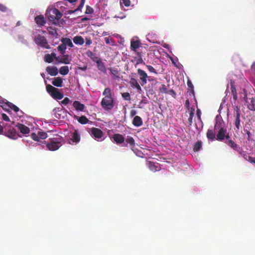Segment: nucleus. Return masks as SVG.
<instances>
[{"label":"nucleus","instance_id":"nucleus-1","mask_svg":"<svg viewBox=\"0 0 255 255\" xmlns=\"http://www.w3.org/2000/svg\"><path fill=\"white\" fill-rule=\"evenodd\" d=\"M214 130H218L216 136V140L220 141L225 139L228 140L230 138L229 132L227 131V127L222 120L217 121L214 126Z\"/></svg>","mask_w":255,"mask_h":255},{"label":"nucleus","instance_id":"nucleus-2","mask_svg":"<svg viewBox=\"0 0 255 255\" xmlns=\"http://www.w3.org/2000/svg\"><path fill=\"white\" fill-rule=\"evenodd\" d=\"M3 127V135L7 136L8 137L12 139H16L18 138V134L17 133L15 129L8 124H4L3 123H1Z\"/></svg>","mask_w":255,"mask_h":255},{"label":"nucleus","instance_id":"nucleus-3","mask_svg":"<svg viewBox=\"0 0 255 255\" xmlns=\"http://www.w3.org/2000/svg\"><path fill=\"white\" fill-rule=\"evenodd\" d=\"M101 105L105 110H112L114 106V101L112 97H104L102 100Z\"/></svg>","mask_w":255,"mask_h":255},{"label":"nucleus","instance_id":"nucleus-4","mask_svg":"<svg viewBox=\"0 0 255 255\" xmlns=\"http://www.w3.org/2000/svg\"><path fill=\"white\" fill-rule=\"evenodd\" d=\"M46 15L50 20L53 21L54 19H59L62 14L57 9L54 8L50 9L49 11H47Z\"/></svg>","mask_w":255,"mask_h":255},{"label":"nucleus","instance_id":"nucleus-5","mask_svg":"<svg viewBox=\"0 0 255 255\" xmlns=\"http://www.w3.org/2000/svg\"><path fill=\"white\" fill-rule=\"evenodd\" d=\"M46 147L51 151H55L57 150L62 146L60 141H58L57 138H53L48 142L46 144Z\"/></svg>","mask_w":255,"mask_h":255},{"label":"nucleus","instance_id":"nucleus-6","mask_svg":"<svg viewBox=\"0 0 255 255\" xmlns=\"http://www.w3.org/2000/svg\"><path fill=\"white\" fill-rule=\"evenodd\" d=\"M34 41L35 43L42 47L46 49H50V47L47 44V41L46 38L41 35H38L35 37Z\"/></svg>","mask_w":255,"mask_h":255},{"label":"nucleus","instance_id":"nucleus-7","mask_svg":"<svg viewBox=\"0 0 255 255\" xmlns=\"http://www.w3.org/2000/svg\"><path fill=\"white\" fill-rule=\"evenodd\" d=\"M80 136L78 130L75 129L73 132L71 133L69 143L71 144H76L80 141Z\"/></svg>","mask_w":255,"mask_h":255},{"label":"nucleus","instance_id":"nucleus-8","mask_svg":"<svg viewBox=\"0 0 255 255\" xmlns=\"http://www.w3.org/2000/svg\"><path fill=\"white\" fill-rule=\"evenodd\" d=\"M244 99L248 108L250 110L255 111V97H244Z\"/></svg>","mask_w":255,"mask_h":255},{"label":"nucleus","instance_id":"nucleus-9","mask_svg":"<svg viewBox=\"0 0 255 255\" xmlns=\"http://www.w3.org/2000/svg\"><path fill=\"white\" fill-rule=\"evenodd\" d=\"M90 134L95 139L101 138L104 135L103 131L100 128H93L91 129Z\"/></svg>","mask_w":255,"mask_h":255},{"label":"nucleus","instance_id":"nucleus-10","mask_svg":"<svg viewBox=\"0 0 255 255\" xmlns=\"http://www.w3.org/2000/svg\"><path fill=\"white\" fill-rule=\"evenodd\" d=\"M137 72L139 76L141 85L142 86L145 85L147 83V80L148 78L147 74L144 71L140 69H138Z\"/></svg>","mask_w":255,"mask_h":255},{"label":"nucleus","instance_id":"nucleus-11","mask_svg":"<svg viewBox=\"0 0 255 255\" xmlns=\"http://www.w3.org/2000/svg\"><path fill=\"white\" fill-rule=\"evenodd\" d=\"M225 143L234 150L239 152L240 154H242V153L244 152V151H242L241 148L239 147L233 140L230 139L229 138L225 141Z\"/></svg>","mask_w":255,"mask_h":255},{"label":"nucleus","instance_id":"nucleus-12","mask_svg":"<svg viewBox=\"0 0 255 255\" xmlns=\"http://www.w3.org/2000/svg\"><path fill=\"white\" fill-rule=\"evenodd\" d=\"M235 112H236V114H235V125L236 126V128H237V129L238 130H239L240 128V127H241V125H240V123H241V119H240V117H241V114H240V109L239 108L237 107L236 108V109H235Z\"/></svg>","mask_w":255,"mask_h":255},{"label":"nucleus","instance_id":"nucleus-13","mask_svg":"<svg viewBox=\"0 0 255 255\" xmlns=\"http://www.w3.org/2000/svg\"><path fill=\"white\" fill-rule=\"evenodd\" d=\"M16 127L20 132L23 134H28L30 132L29 128L23 124L18 123Z\"/></svg>","mask_w":255,"mask_h":255},{"label":"nucleus","instance_id":"nucleus-14","mask_svg":"<svg viewBox=\"0 0 255 255\" xmlns=\"http://www.w3.org/2000/svg\"><path fill=\"white\" fill-rule=\"evenodd\" d=\"M46 89L49 93H51V96H62L58 93V89L50 85L46 86Z\"/></svg>","mask_w":255,"mask_h":255},{"label":"nucleus","instance_id":"nucleus-15","mask_svg":"<svg viewBox=\"0 0 255 255\" xmlns=\"http://www.w3.org/2000/svg\"><path fill=\"white\" fill-rule=\"evenodd\" d=\"M113 139L117 144H121L125 141V138L122 134L116 133L113 135Z\"/></svg>","mask_w":255,"mask_h":255},{"label":"nucleus","instance_id":"nucleus-16","mask_svg":"<svg viewBox=\"0 0 255 255\" xmlns=\"http://www.w3.org/2000/svg\"><path fill=\"white\" fill-rule=\"evenodd\" d=\"M160 91L161 93L162 94H175L173 90L169 89V87L164 85H162L161 87L160 88Z\"/></svg>","mask_w":255,"mask_h":255},{"label":"nucleus","instance_id":"nucleus-17","mask_svg":"<svg viewBox=\"0 0 255 255\" xmlns=\"http://www.w3.org/2000/svg\"><path fill=\"white\" fill-rule=\"evenodd\" d=\"M132 123L134 126L139 127L142 125L143 121L139 116H136L134 117Z\"/></svg>","mask_w":255,"mask_h":255},{"label":"nucleus","instance_id":"nucleus-18","mask_svg":"<svg viewBox=\"0 0 255 255\" xmlns=\"http://www.w3.org/2000/svg\"><path fill=\"white\" fill-rule=\"evenodd\" d=\"M73 106L76 110L78 111H83L84 109L85 106L81 104L80 102L75 101L73 102Z\"/></svg>","mask_w":255,"mask_h":255},{"label":"nucleus","instance_id":"nucleus-19","mask_svg":"<svg viewBox=\"0 0 255 255\" xmlns=\"http://www.w3.org/2000/svg\"><path fill=\"white\" fill-rule=\"evenodd\" d=\"M46 71L51 76H56L58 74V69L55 67H47Z\"/></svg>","mask_w":255,"mask_h":255},{"label":"nucleus","instance_id":"nucleus-20","mask_svg":"<svg viewBox=\"0 0 255 255\" xmlns=\"http://www.w3.org/2000/svg\"><path fill=\"white\" fill-rule=\"evenodd\" d=\"M73 42L77 45H83L84 43V39L81 36H76L73 38Z\"/></svg>","mask_w":255,"mask_h":255},{"label":"nucleus","instance_id":"nucleus-21","mask_svg":"<svg viewBox=\"0 0 255 255\" xmlns=\"http://www.w3.org/2000/svg\"><path fill=\"white\" fill-rule=\"evenodd\" d=\"M35 20L36 23L37 24L41 25V26L44 25V24L45 23V20L44 19V18L43 16H42L41 15L37 16L35 18Z\"/></svg>","mask_w":255,"mask_h":255},{"label":"nucleus","instance_id":"nucleus-22","mask_svg":"<svg viewBox=\"0 0 255 255\" xmlns=\"http://www.w3.org/2000/svg\"><path fill=\"white\" fill-rule=\"evenodd\" d=\"M230 90H231V93H232V96H236V95H237L236 90L235 87L234 86V85H233V83H232V82H231L230 88L229 87V86H228V87H227V89L226 91V95H228V93L229 94H230Z\"/></svg>","mask_w":255,"mask_h":255},{"label":"nucleus","instance_id":"nucleus-23","mask_svg":"<svg viewBox=\"0 0 255 255\" xmlns=\"http://www.w3.org/2000/svg\"><path fill=\"white\" fill-rule=\"evenodd\" d=\"M97 64V67L99 70L104 72V73H106V69L104 66V63L102 62V61L100 59L97 60L96 62Z\"/></svg>","mask_w":255,"mask_h":255},{"label":"nucleus","instance_id":"nucleus-24","mask_svg":"<svg viewBox=\"0 0 255 255\" xmlns=\"http://www.w3.org/2000/svg\"><path fill=\"white\" fill-rule=\"evenodd\" d=\"M9 103L10 102L2 99L1 97L0 98V107H1L3 109L7 110V109L8 108Z\"/></svg>","mask_w":255,"mask_h":255},{"label":"nucleus","instance_id":"nucleus-25","mask_svg":"<svg viewBox=\"0 0 255 255\" xmlns=\"http://www.w3.org/2000/svg\"><path fill=\"white\" fill-rule=\"evenodd\" d=\"M129 83L132 86L135 87L138 90H141L140 86L138 82H137V80H136L135 79L132 78H131L130 80Z\"/></svg>","mask_w":255,"mask_h":255},{"label":"nucleus","instance_id":"nucleus-26","mask_svg":"<svg viewBox=\"0 0 255 255\" xmlns=\"http://www.w3.org/2000/svg\"><path fill=\"white\" fill-rule=\"evenodd\" d=\"M62 56L60 59V62L64 63L65 64H67L70 63V61H71V59L70 58L68 55H64Z\"/></svg>","mask_w":255,"mask_h":255},{"label":"nucleus","instance_id":"nucleus-27","mask_svg":"<svg viewBox=\"0 0 255 255\" xmlns=\"http://www.w3.org/2000/svg\"><path fill=\"white\" fill-rule=\"evenodd\" d=\"M61 42L64 44L66 47L67 45L70 47H73L74 46V45L70 38H62L61 39Z\"/></svg>","mask_w":255,"mask_h":255},{"label":"nucleus","instance_id":"nucleus-28","mask_svg":"<svg viewBox=\"0 0 255 255\" xmlns=\"http://www.w3.org/2000/svg\"><path fill=\"white\" fill-rule=\"evenodd\" d=\"M206 135H207V138L209 139H210L211 140H214L215 139H216L215 133H214L213 130L212 129H208L207 130Z\"/></svg>","mask_w":255,"mask_h":255},{"label":"nucleus","instance_id":"nucleus-29","mask_svg":"<svg viewBox=\"0 0 255 255\" xmlns=\"http://www.w3.org/2000/svg\"><path fill=\"white\" fill-rule=\"evenodd\" d=\"M63 80L60 77H56L52 81V83L53 85L57 87H62Z\"/></svg>","mask_w":255,"mask_h":255},{"label":"nucleus","instance_id":"nucleus-30","mask_svg":"<svg viewBox=\"0 0 255 255\" xmlns=\"http://www.w3.org/2000/svg\"><path fill=\"white\" fill-rule=\"evenodd\" d=\"M202 146V142L201 140H198L193 145V149L194 151L197 152L198 151Z\"/></svg>","mask_w":255,"mask_h":255},{"label":"nucleus","instance_id":"nucleus-31","mask_svg":"<svg viewBox=\"0 0 255 255\" xmlns=\"http://www.w3.org/2000/svg\"><path fill=\"white\" fill-rule=\"evenodd\" d=\"M86 54L87 56L91 58V59H92L93 61L96 62L97 60H99L98 57L96 56V54L93 53L91 51L88 50Z\"/></svg>","mask_w":255,"mask_h":255},{"label":"nucleus","instance_id":"nucleus-32","mask_svg":"<svg viewBox=\"0 0 255 255\" xmlns=\"http://www.w3.org/2000/svg\"><path fill=\"white\" fill-rule=\"evenodd\" d=\"M194 116V109L192 108L189 113V117L188 119L189 126H191L193 123V118Z\"/></svg>","mask_w":255,"mask_h":255},{"label":"nucleus","instance_id":"nucleus-33","mask_svg":"<svg viewBox=\"0 0 255 255\" xmlns=\"http://www.w3.org/2000/svg\"><path fill=\"white\" fill-rule=\"evenodd\" d=\"M149 168L151 171L154 172L158 171L160 169V167L158 165H155L152 162H150L149 163Z\"/></svg>","mask_w":255,"mask_h":255},{"label":"nucleus","instance_id":"nucleus-34","mask_svg":"<svg viewBox=\"0 0 255 255\" xmlns=\"http://www.w3.org/2000/svg\"><path fill=\"white\" fill-rule=\"evenodd\" d=\"M59 72L62 75H67L69 72L68 67L66 66L61 67L60 69Z\"/></svg>","mask_w":255,"mask_h":255},{"label":"nucleus","instance_id":"nucleus-35","mask_svg":"<svg viewBox=\"0 0 255 255\" xmlns=\"http://www.w3.org/2000/svg\"><path fill=\"white\" fill-rule=\"evenodd\" d=\"M126 141L127 144H129L131 146H133L135 145L134 139L131 136H128L126 139Z\"/></svg>","mask_w":255,"mask_h":255},{"label":"nucleus","instance_id":"nucleus-36","mask_svg":"<svg viewBox=\"0 0 255 255\" xmlns=\"http://www.w3.org/2000/svg\"><path fill=\"white\" fill-rule=\"evenodd\" d=\"M57 49L60 51L61 54H64L65 53L66 47L65 46L64 43H62L61 44L58 46Z\"/></svg>","mask_w":255,"mask_h":255},{"label":"nucleus","instance_id":"nucleus-37","mask_svg":"<svg viewBox=\"0 0 255 255\" xmlns=\"http://www.w3.org/2000/svg\"><path fill=\"white\" fill-rule=\"evenodd\" d=\"M139 42L138 41H131V48L134 50H135L139 47Z\"/></svg>","mask_w":255,"mask_h":255},{"label":"nucleus","instance_id":"nucleus-38","mask_svg":"<svg viewBox=\"0 0 255 255\" xmlns=\"http://www.w3.org/2000/svg\"><path fill=\"white\" fill-rule=\"evenodd\" d=\"M88 119L84 116H82L78 119V122L81 124H86L88 123Z\"/></svg>","mask_w":255,"mask_h":255},{"label":"nucleus","instance_id":"nucleus-39","mask_svg":"<svg viewBox=\"0 0 255 255\" xmlns=\"http://www.w3.org/2000/svg\"><path fill=\"white\" fill-rule=\"evenodd\" d=\"M53 59L52 58V56L49 54H46L44 57V61L48 63L52 62Z\"/></svg>","mask_w":255,"mask_h":255},{"label":"nucleus","instance_id":"nucleus-40","mask_svg":"<svg viewBox=\"0 0 255 255\" xmlns=\"http://www.w3.org/2000/svg\"><path fill=\"white\" fill-rule=\"evenodd\" d=\"M38 137L44 139L47 137V134L44 131H38Z\"/></svg>","mask_w":255,"mask_h":255},{"label":"nucleus","instance_id":"nucleus-41","mask_svg":"<svg viewBox=\"0 0 255 255\" xmlns=\"http://www.w3.org/2000/svg\"><path fill=\"white\" fill-rule=\"evenodd\" d=\"M188 86L189 88V90L188 91V92L189 93V94L190 96L192 95H194V91L193 90V85L190 81H188L187 82Z\"/></svg>","mask_w":255,"mask_h":255},{"label":"nucleus","instance_id":"nucleus-42","mask_svg":"<svg viewBox=\"0 0 255 255\" xmlns=\"http://www.w3.org/2000/svg\"><path fill=\"white\" fill-rule=\"evenodd\" d=\"M8 108H10L11 110H13L14 112H17L19 111V108L12 103H10L9 104Z\"/></svg>","mask_w":255,"mask_h":255},{"label":"nucleus","instance_id":"nucleus-43","mask_svg":"<svg viewBox=\"0 0 255 255\" xmlns=\"http://www.w3.org/2000/svg\"><path fill=\"white\" fill-rule=\"evenodd\" d=\"M70 102V100L68 97H66L63 100L61 101H59V102L60 103L61 105H67Z\"/></svg>","mask_w":255,"mask_h":255},{"label":"nucleus","instance_id":"nucleus-44","mask_svg":"<svg viewBox=\"0 0 255 255\" xmlns=\"http://www.w3.org/2000/svg\"><path fill=\"white\" fill-rule=\"evenodd\" d=\"M48 30L49 33L50 34H51V35H53V36H56L58 35V34H57V32H56V30H55V29H54V28H49L48 29Z\"/></svg>","mask_w":255,"mask_h":255},{"label":"nucleus","instance_id":"nucleus-45","mask_svg":"<svg viewBox=\"0 0 255 255\" xmlns=\"http://www.w3.org/2000/svg\"><path fill=\"white\" fill-rule=\"evenodd\" d=\"M146 67L149 71H150L151 73H155L156 74H157V72L156 71L155 69L151 66L150 65H146Z\"/></svg>","mask_w":255,"mask_h":255},{"label":"nucleus","instance_id":"nucleus-46","mask_svg":"<svg viewBox=\"0 0 255 255\" xmlns=\"http://www.w3.org/2000/svg\"><path fill=\"white\" fill-rule=\"evenodd\" d=\"M244 131L247 134V138L248 140L251 141L252 140V139H251V135H252V134H251V132L249 130H248L247 129H244Z\"/></svg>","mask_w":255,"mask_h":255},{"label":"nucleus","instance_id":"nucleus-47","mask_svg":"<svg viewBox=\"0 0 255 255\" xmlns=\"http://www.w3.org/2000/svg\"><path fill=\"white\" fill-rule=\"evenodd\" d=\"M110 70L112 74H113L114 76H118L119 72L117 69L111 68Z\"/></svg>","mask_w":255,"mask_h":255},{"label":"nucleus","instance_id":"nucleus-48","mask_svg":"<svg viewBox=\"0 0 255 255\" xmlns=\"http://www.w3.org/2000/svg\"><path fill=\"white\" fill-rule=\"evenodd\" d=\"M31 137L34 140L39 141L38 133L36 134L35 133H32L31 134Z\"/></svg>","mask_w":255,"mask_h":255},{"label":"nucleus","instance_id":"nucleus-49","mask_svg":"<svg viewBox=\"0 0 255 255\" xmlns=\"http://www.w3.org/2000/svg\"><path fill=\"white\" fill-rule=\"evenodd\" d=\"M103 94V95L111 96V93L110 89H109V88H106L105 90H104Z\"/></svg>","mask_w":255,"mask_h":255},{"label":"nucleus","instance_id":"nucleus-50","mask_svg":"<svg viewBox=\"0 0 255 255\" xmlns=\"http://www.w3.org/2000/svg\"><path fill=\"white\" fill-rule=\"evenodd\" d=\"M93 8L89 6H87L86 13H88V14H91V13H93Z\"/></svg>","mask_w":255,"mask_h":255},{"label":"nucleus","instance_id":"nucleus-51","mask_svg":"<svg viewBox=\"0 0 255 255\" xmlns=\"http://www.w3.org/2000/svg\"><path fill=\"white\" fill-rule=\"evenodd\" d=\"M85 3V0H82L81 1V3L79 6L75 9V11L80 10L81 8L84 6Z\"/></svg>","mask_w":255,"mask_h":255},{"label":"nucleus","instance_id":"nucleus-52","mask_svg":"<svg viewBox=\"0 0 255 255\" xmlns=\"http://www.w3.org/2000/svg\"><path fill=\"white\" fill-rule=\"evenodd\" d=\"M2 118L3 120H4L5 121H8V122L10 121V119H9V117L5 114H2Z\"/></svg>","mask_w":255,"mask_h":255},{"label":"nucleus","instance_id":"nucleus-53","mask_svg":"<svg viewBox=\"0 0 255 255\" xmlns=\"http://www.w3.org/2000/svg\"><path fill=\"white\" fill-rule=\"evenodd\" d=\"M245 155H246V156H248L249 161H250L251 163H255V158H254L250 156H248L247 154H245Z\"/></svg>","mask_w":255,"mask_h":255},{"label":"nucleus","instance_id":"nucleus-54","mask_svg":"<svg viewBox=\"0 0 255 255\" xmlns=\"http://www.w3.org/2000/svg\"><path fill=\"white\" fill-rule=\"evenodd\" d=\"M123 3L126 6H128L130 5L129 0H122Z\"/></svg>","mask_w":255,"mask_h":255},{"label":"nucleus","instance_id":"nucleus-55","mask_svg":"<svg viewBox=\"0 0 255 255\" xmlns=\"http://www.w3.org/2000/svg\"><path fill=\"white\" fill-rule=\"evenodd\" d=\"M136 114V111L134 110H132L130 112V116L131 117H135V115Z\"/></svg>","mask_w":255,"mask_h":255},{"label":"nucleus","instance_id":"nucleus-56","mask_svg":"<svg viewBox=\"0 0 255 255\" xmlns=\"http://www.w3.org/2000/svg\"><path fill=\"white\" fill-rule=\"evenodd\" d=\"M92 43V40L90 38L86 37V45H90Z\"/></svg>","mask_w":255,"mask_h":255},{"label":"nucleus","instance_id":"nucleus-57","mask_svg":"<svg viewBox=\"0 0 255 255\" xmlns=\"http://www.w3.org/2000/svg\"><path fill=\"white\" fill-rule=\"evenodd\" d=\"M50 55L52 56V58L53 59L54 58V59H58L60 58L59 57H57L56 54V53H55V52L54 51H53Z\"/></svg>","mask_w":255,"mask_h":255},{"label":"nucleus","instance_id":"nucleus-58","mask_svg":"<svg viewBox=\"0 0 255 255\" xmlns=\"http://www.w3.org/2000/svg\"><path fill=\"white\" fill-rule=\"evenodd\" d=\"M6 9H7L6 7L4 5H3L1 4H0V10L1 11H5Z\"/></svg>","mask_w":255,"mask_h":255},{"label":"nucleus","instance_id":"nucleus-59","mask_svg":"<svg viewBox=\"0 0 255 255\" xmlns=\"http://www.w3.org/2000/svg\"><path fill=\"white\" fill-rule=\"evenodd\" d=\"M197 116L198 120L202 122L201 118V112L199 110H198L197 111Z\"/></svg>","mask_w":255,"mask_h":255},{"label":"nucleus","instance_id":"nucleus-60","mask_svg":"<svg viewBox=\"0 0 255 255\" xmlns=\"http://www.w3.org/2000/svg\"><path fill=\"white\" fill-rule=\"evenodd\" d=\"M3 127L2 126V124L1 123H0V134H3Z\"/></svg>","mask_w":255,"mask_h":255},{"label":"nucleus","instance_id":"nucleus-61","mask_svg":"<svg viewBox=\"0 0 255 255\" xmlns=\"http://www.w3.org/2000/svg\"><path fill=\"white\" fill-rule=\"evenodd\" d=\"M185 106L186 107V108L187 109H189V106H190V102H189V100H187L185 102Z\"/></svg>","mask_w":255,"mask_h":255},{"label":"nucleus","instance_id":"nucleus-62","mask_svg":"<svg viewBox=\"0 0 255 255\" xmlns=\"http://www.w3.org/2000/svg\"><path fill=\"white\" fill-rule=\"evenodd\" d=\"M143 62V60L141 58H139L137 59L136 64H140Z\"/></svg>","mask_w":255,"mask_h":255},{"label":"nucleus","instance_id":"nucleus-63","mask_svg":"<svg viewBox=\"0 0 255 255\" xmlns=\"http://www.w3.org/2000/svg\"><path fill=\"white\" fill-rule=\"evenodd\" d=\"M64 97H53L55 100L58 101L61 100Z\"/></svg>","mask_w":255,"mask_h":255},{"label":"nucleus","instance_id":"nucleus-64","mask_svg":"<svg viewBox=\"0 0 255 255\" xmlns=\"http://www.w3.org/2000/svg\"><path fill=\"white\" fill-rule=\"evenodd\" d=\"M105 40L107 44H109L110 43V39L109 38L106 37L105 38Z\"/></svg>","mask_w":255,"mask_h":255}]
</instances>
